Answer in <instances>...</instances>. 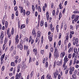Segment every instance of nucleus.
Returning a JSON list of instances; mask_svg holds the SVG:
<instances>
[{"label":"nucleus","mask_w":79,"mask_h":79,"mask_svg":"<svg viewBox=\"0 0 79 79\" xmlns=\"http://www.w3.org/2000/svg\"><path fill=\"white\" fill-rule=\"evenodd\" d=\"M63 68L64 69V70H66V69H67V66L66 65V64H65V65H64V64H63Z\"/></svg>","instance_id":"nucleus-14"},{"label":"nucleus","mask_w":79,"mask_h":79,"mask_svg":"<svg viewBox=\"0 0 79 79\" xmlns=\"http://www.w3.org/2000/svg\"><path fill=\"white\" fill-rule=\"evenodd\" d=\"M70 29L71 30H73V26L72 25L70 26Z\"/></svg>","instance_id":"nucleus-53"},{"label":"nucleus","mask_w":79,"mask_h":79,"mask_svg":"<svg viewBox=\"0 0 79 79\" xmlns=\"http://www.w3.org/2000/svg\"><path fill=\"white\" fill-rule=\"evenodd\" d=\"M64 55H65V52H61L60 54V56L61 58H63L64 57Z\"/></svg>","instance_id":"nucleus-5"},{"label":"nucleus","mask_w":79,"mask_h":79,"mask_svg":"<svg viewBox=\"0 0 79 79\" xmlns=\"http://www.w3.org/2000/svg\"><path fill=\"white\" fill-rule=\"evenodd\" d=\"M77 48H74V53H77Z\"/></svg>","instance_id":"nucleus-46"},{"label":"nucleus","mask_w":79,"mask_h":79,"mask_svg":"<svg viewBox=\"0 0 79 79\" xmlns=\"http://www.w3.org/2000/svg\"><path fill=\"white\" fill-rule=\"evenodd\" d=\"M52 36H53L52 35H50L48 36V39L50 42L52 41Z\"/></svg>","instance_id":"nucleus-12"},{"label":"nucleus","mask_w":79,"mask_h":79,"mask_svg":"<svg viewBox=\"0 0 79 79\" xmlns=\"http://www.w3.org/2000/svg\"><path fill=\"white\" fill-rule=\"evenodd\" d=\"M49 14L48 13V12H47L46 13V18H47V20H49Z\"/></svg>","instance_id":"nucleus-15"},{"label":"nucleus","mask_w":79,"mask_h":79,"mask_svg":"<svg viewBox=\"0 0 79 79\" xmlns=\"http://www.w3.org/2000/svg\"><path fill=\"white\" fill-rule=\"evenodd\" d=\"M14 34V28L13 27H12V29L11 30V34L13 35Z\"/></svg>","instance_id":"nucleus-34"},{"label":"nucleus","mask_w":79,"mask_h":79,"mask_svg":"<svg viewBox=\"0 0 79 79\" xmlns=\"http://www.w3.org/2000/svg\"><path fill=\"white\" fill-rule=\"evenodd\" d=\"M24 27H25V25L24 24L22 25L20 27L21 29H23V28H24Z\"/></svg>","instance_id":"nucleus-29"},{"label":"nucleus","mask_w":79,"mask_h":79,"mask_svg":"<svg viewBox=\"0 0 79 79\" xmlns=\"http://www.w3.org/2000/svg\"><path fill=\"white\" fill-rule=\"evenodd\" d=\"M76 60H77V56H75L74 58V63H76Z\"/></svg>","instance_id":"nucleus-30"},{"label":"nucleus","mask_w":79,"mask_h":79,"mask_svg":"<svg viewBox=\"0 0 79 79\" xmlns=\"http://www.w3.org/2000/svg\"><path fill=\"white\" fill-rule=\"evenodd\" d=\"M32 36H30V39L29 41V43H30V42H31V41H32Z\"/></svg>","instance_id":"nucleus-35"},{"label":"nucleus","mask_w":79,"mask_h":79,"mask_svg":"<svg viewBox=\"0 0 79 79\" xmlns=\"http://www.w3.org/2000/svg\"><path fill=\"white\" fill-rule=\"evenodd\" d=\"M50 29L52 31V32H53L54 31V27L52 28V24H51L50 26Z\"/></svg>","instance_id":"nucleus-13"},{"label":"nucleus","mask_w":79,"mask_h":79,"mask_svg":"<svg viewBox=\"0 0 79 79\" xmlns=\"http://www.w3.org/2000/svg\"><path fill=\"white\" fill-rule=\"evenodd\" d=\"M72 77L73 78V79H75L76 78V75L75 74H73L72 76Z\"/></svg>","instance_id":"nucleus-42"},{"label":"nucleus","mask_w":79,"mask_h":79,"mask_svg":"<svg viewBox=\"0 0 79 79\" xmlns=\"http://www.w3.org/2000/svg\"><path fill=\"white\" fill-rule=\"evenodd\" d=\"M54 77L55 79L56 78V77L58 75V71H56L54 73Z\"/></svg>","instance_id":"nucleus-11"},{"label":"nucleus","mask_w":79,"mask_h":79,"mask_svg":"<svg viewBox=\"0 0 79 79\" xmlns=\"http://www.w3.org/2000/svg\"><path fill=\"white\" fill-rule=\"evenodd\" d=\"M5 44H4L3 46V50H4L5 49Z\"/></svg>","instance_id":"nucleus-49"},{"label":"nucleus","mask_w":79,"mask_h":79,"mask_svg":"<svg viewBox=\"0 0 79 79\" xmlns=\"http://www.w3.org/2000/svg\"><path fill=\"white\" fill-rule=\"evenodd\" d=\"M72 63H73V61L72 60H71L70 62L69 65L71 66V64H72Z\"/></svg>","instance_id":"nucleus-56"},{"label":"nucleus","mask_w":79,"mask_h":79,"mask_svg":"<svg viewBox=\"0 0 79 79\" xmlns=\"http://www.w3.org/2000/svg\"><path fill=\"white\" fill-rule=\"evenodd\" d=\"M13 48H14V46H12L10 48V50L11 51H12L13 49Z\"/></svg>","instance_id":"nucleus-55"},{"label":"nucleus","mask_w":79,"mask_h":79,"mask_svg":"<svg viewBox=\"0 0 79 79\" xmlns=\"http://www.w3.org/2000/svg\"><path fill=\"white\" fill-rule=\"evenodd\" d=\"M21 10V13L23 15H25V14L26 13V11H25V10H23V7H20Z\"/></svg>","instance_id":"nucleus-1"},{"label":"nucleus","mask_w":79,"mask_h":79,"mask_svg":"<svg viewBox=\"0 0 79 79\" xmlns=\"http://www.w3.org/2000/svg\"><path fill=\"white\" fill-rule=\"evenodd\" d=\"M61 41L60 40L59 41L58 43V45L59 46H60V45H61Z\"/></svg>","instance_id":"nucleus-54"},{"label":"nucleus","mask_w":79,"mask_h":79,"mask_svg":"<svg viewBox=\"0 0 79 79\" xmlns=\"http://www.w3.org/2000/svg\"><path fill=\"white\" fill-rule=\"evenodd\" d=\"M45 61H47V59L46 60H45V58H44L43 60V63H45Z\"/></svg>","instance_id":"nucleus-57"},{"label":"nucleus","mask_w":79,"mask_h":79,"mask_svg":"<svg viewBox=\"0 0 79 79\" xmlns=\"http://www.w3.org/2000/svg\"><path fill=\"white\" fill-rule=\"evenodd\" d=\"M27 5L28 6L29 5V2L28 1L27 2Z\"/></svg>","instance_id":"nucleus-63"},{"label":"nucleus","mask_w":79,"mask_h":79,"mask_svg":"<svg viewBox=\"0 0 79 79\" xmlns=\"http://www.w3.org/2000/svg\"><path fill=\"white\" fill-rule=\"evenodd\" d=\"M44 50H41V54H44Z\"/></svg>","instance_id":"nucleus-58"},{"label":"nucleus","mask_w":79,"mask_h":79,"mask_svg":"<svg viewBox=\"0 0 79 79\" xmlns=\"http://www.w3.org/2000/svg\"><path fill=\"white\" fill-rule=\"evenodd\" d=\"M38 11H39L40 12H41V8H40V6H38Z\"/></svg>","instance_id":"nucleus-31"},{"label":"nucleus","mask_w":79,"mask_h":79,"mask_svg":"<svg viewBox=\"0 0 79 79\" xmlns=\"http://www.w3.org/2000/svg\"><path fill=\"white\" fill-rule=\"evenodd\" d=\"M23 44L22 43H20L19 45L18 44L17 45V48H19L20 50H22L23 49Z\"/></svg>","instance_id":"nucleus-4"},{"label":"nucleus","mask_w":79,"mask_h":79,"mask_svg":"<svg viewBox=\"0 0 79 79\" xmlns=\"http://www.w3.org/2000/svg\"><path fill=\"white\" fill-rule=\"evenodd\" d=\"M4 37V35L3 33H2L1 35L0 39H3V37Z\"/></svg>","instance_id":"nucleus-20"},{"label":"nucleus","mask_w":79,"mask_h":79,"mask_svg":"<svg viewBox=\"0 0 79 79\" xmlns=\"http://www.w3.org/2000/svg\"><path fill=\"white\" fill-rule=\"evenodd\" d=\"M54 51V53H59L58 50V49H57V47H55Z\"/></svg>","instance_id":"nucleus-8"},{"label":"nucleus","mask_w":79,"mask_h":79,"mask_svg":"<svg viewBox=\"0 0 79 79\" xmlns=\"http://www.w3.org/2000/svg\"><path fill=\"white\" fill-rule=\"evenodd\" d=\"M75 42L76 44H78V39L76 38L75 39Z\"/></svg>","instance_id":"nucleus-26"},{"label":"nucleus","mask_w":79,"mask_h":79,"mask_svg":"<svg viewBox=\"0 0 79 79\" xmlns=\"http://www.w3.org/2000/svg\"><path fill=\"white\" fill-rule=\"evenodd\" d=\"M32 10L34 11V10H35V8L34 7V5H32Z\"/></svg>","instance_id":"nucleus-52"},{"label":"nucleus","mask_w":79,"mask_h":79,"mask_svg":"<svg viewBox=\"0 0 79 79\" xmlns=\"http://www.w3.org/2000/svg\"><path fill=\"white\" fill-rule=\"evenodd\" d=\"M36 33L35 32V29L34 28L32 31V34L33 35H34L35 34H36Z\"/></svg>","instance_id":"nucleus-17"},{"label":"nucleus","mask_w":79,"mask_h":79,"mask_svg":"<svg viewBox=\"0 0 79 79\" xmlns=\"http://www.w3.org/2000/svg\"><path fill=\"white\" fill-rule=\"evenodd\" d=\"M50 51L51 52H52V53H53V48H50Z\"/></svg>","instance_id":"nucleus-33"},{"label":"nucleus","mask_w":79,"mask_h":79,"mask_svg":"<svg viewBox=\"0 0 79 79\" xmlns=\"http://www.w3.org/2000/svg\"><path fill=\"white\" fill-rule=\"evenodd\" d=\"M62 60H61L60 61L57 62L56 63L57 65H58V66H61V64H62Z\"/></svg>","instance_id":"nucleus-7"},{"label":"nucleus","mask_w":79,"mask_h":79,"mask_svg":"<svg viewBox=\"0 0 79 79\" xmlns=\"http://www.w3.org/2000/svg\"><path fill=\"white\" fill-rule=\"evenodd\" d=\"M73 13L74 14H76V13H79L78 11H73Z\"/></svg>","instance_id":"nucleus-50"},{"label":"nucleus","mask_w":79,"mask_h":79,"mask_svg":"<svg viewBox=\"0 0 79 79\" xmlns=\"http://www.w3.org/2000/svg\"><path fill=\"white\" fill-rule=\"evenodd\" d=\"M39 38L37 37L35 40V43H37L39 40Z\"/></svg>","instance_id":"nucleus-45"},{"label":"nucleus","mask_w":79,"mask_h":79,"mask_svg":"<svg viewBox=\"0 0 79 79\" xmlns=\"http://www.w3.org/2000/svg\"><path fill=\"white\" fill-rule=\"evenodd\" d=\"M28 23H29V19L28 18H27V20H26L27 24H28Z\"/></svg>","instance_id":"nucleus-51"},{"label":"nucleus","mask_w":79,"mask_h":79,"mask_svg":"<svg viewBox=\"0 0 79 79\" xmlns=\"http://www.w3.org/2000/svg\"><path fill=\"white\" fill-rule=\"evenodd\" d=\"M3 39H0V44H3Z\"/></svg>","instance_id":"nucleus-41"},{"label":"nucleus","mask_w":79,"mask_h":79,"mask_svg":"<svg viewBox=\"0 0 79 79\" xmlns=\"http://www.w3.org/2000/svg\"><path fill=\"white\" fill-rule=\"evenodd\" d=\"M45 26L46 27H47L48 26L47 23L46 22H45Z\"/></svg>","instance_id":"nucleus-64"},{"label":"nucleus","mask_w":79,"mask_h":79,"mask_svg":"<svg viewBox=\"0 0 79 79\" xmlns=\"http://www.w3.org/2000/svg\"><path fill=\"white\" fill-rule=\"evenodd\" d=\"M2 23L3 25L5 24V19H4V18L2 19Z\"/></svg>","instance_id":"nucleus-47"},{"label":"nucleus","mask_w":79,"mask_h":79,"mask_svg":"<svg viewBox=\"0 0 79 79\" xmlns=\"http://www.w3.org/2000/svg\"><path fill=\"white\" fill-rule=\"evenodd\" d=\"M11 66H15V62H12L11 63Z\"/></svg>","instance_id":"nucleus-27"},{"label":"nucleus","mask_w":79,"mask_h":79,"mask_svg":"<svg viewBox=\"0 0 79 79\" xmlns=\"http://www.w3.org/2000/svg\"><path fill=\"white\" fill-rule=\"evenodd\" d=\"M54 58H58L59 56V53H54Z\"/></svg>","instance_id":"nucleus-6"},{"label":"nucleus","mask_w":79,"mask_h":79,"mask_svg":"<svg viewBox=\"0 0 79 79\" xmlns=\"http://www.w3.org/2000/svg\"><path fill=\"white\" fill-rule=\"evenodd\" d=\"M64 28L65 31L66 30V28H67V24H65L64 25Z\"/></svg>","instance_id":"nucleus-36"},{"label":"nucleus","mask_w":79,"mask_h":79,"mask_svg":"<svg viewBox=\"0 0 79 79\" xmlns=\"http://www.w3.org/2000/svg\"><path fill=\"white\" fill-rule=\"evenodd\" d=\"M55 15V10H53L52 11L53 16H54Z\"/></svg>","instance_id":"nucleus-44"},{"label":"nucleus","mask_w":79,"mask_h":79,"mask_svg":"<svg viewBox=\"0 0 79 79\" xmlns=\"http://www.w3.org/2000/svg\"><path fill=\"white\" fill-rule=\"evenodd\" d=\"M68 56H66L64 59V65H65V64L68 62Z\"/></svg>","instance_id":"nucleus-2"},{"label":"nucleus","mask_w":79,"mask_h":79,"mask_svg":"<svg viewBox=\"0 0 79 79\" xmlns=\"http://www.w3.org/2000/svg\"><path fill=\"white\" fill-rule=\"evenodd\" d=\"M62 16V14H61V13L60 12L59 15V20H60V19H61V18Z\"/></svg>","instance_id":"nucleus-22"},{"label":"nucleus","mask_w":79,"mask_h":79,"mask_svg":"<svg viewBox=\"0 0 79 79\" xmlns=\"http://www.w3.org/2000/svg\"><path fill=\"white\" fill-rule=\"evenodd\" d=\"M44 42V37L43 36L42 37L41 39V43L42 44H43Z\"/></svg>","instance_id":"nucleus-38"},{"label":"nucleus","mask_w":79,"mask_h":79,"mask_svg":"<svg viewBox=\"0 0 79 79\" xmlns=\"http://www.w3.org/2000/svg\"><path fill=\"white\" fill-rule=\"evenodd\" d=\"M79 16L78 15H75V18L74 19V21L75 22H76L77 21H78L79 19H78V18H79Z\"/></svg>","instance_id":"nucleus-10"},{"label":"nucleus","mask_w":79,"mask_h":79,"mask_svg":"<svg viewBox=\"0 0 79 79\" xmlns=\"http://www.w3.org/2000/svg\"><path fill=\"white\" fill-rule=\"evenodd\" d=\"M5 55V54L4 53L2 55L1 57V60H3L4 57Z\"/></svg>","instance_id":"nucleus-18"},{"label":"nucleus","mask_w":79,"mask_h":79,"mask_svg":"<svg viewBox=\"0 0 79 79\" xmlns=\"http://www.w3.org/2000/svg\"><path fill=\"white\" fill-rule=\"evenodd\" d=\"M51 76L50 74H48L47 75V77H48L47 79H52V78H50Z\"/></svg>","instance_id":"nucleus-24"},{"label":"nucleus","mask_w":79,"mask_h":79,"mask_svg":"<svg viewBox=\"0 0 79 79\" xmlns=\"http://www.w3.org/2000/svg\"><path fill=\"white\" fill-rule=\"evenodd\" d=\"M16 3V2L15 0H14V5H15Z\"/></svg>","instance_id":"nucleus-62"},{"label":"nucleus","mask_w":79,"mask_h":79,"mask_svg":"<svg viewBox=\"0 0 79 79\" xmlns=\"http://www.w3.org/2000/svg\"><path fill=\"white\" fill-rule=\"evenodd\" d=\"M33 52L35 53H35V55H36V54L37 53V49H36V48L34 49H33Z\"/></svg>","instance_id":"nucleus-37"},{"label":"nucleus","mask_w":79,"mask_h":79,"mask_svg":"<svg viewBox=\"0 0 79 79\" xmlns=\"http://www.w3.org/2000/svg\"><path fill=\"white\" fill-rule=\"evenodd\" d=\"M20 66H19V65H18V67H17V72L18 73H19L20 71V69H20Z\"/></svg>","instance_id":"nucleus-19"},{"label":"nucleus","mask_w":79,"mask_h":79,"mask_svg":"<svg viewBox=\"0 0 79 79\" xmlns=\"http://www.w3.org/2000/svg\"><path fill=\"white\" fill-rule=\"evenodd\" d=\"M69 71V68H67L65 71L66 74L68 73Z\"/></svg>","instance_id":"nucleus-43"},{"label":"nucleus","mask_w":79,"mask_h":79,"mask_svg":"<svg viewBox=\"0 0 79 79\" xmlns=\"http://www.w3.org/2000/svg\"><path fill=\"white\" fill-rule=\"evenodd\" d=\"M18 10V7L17 6H16L15 8H14V10L15 11H16Z\"/></svg>","instance_id":"nucleus-59"},{"label":"nucleus","mask_w":79,"mask_h":79,"mask_svg":"<svg viewBox=\"0 0 79 79\" xmlns=\"http://www.w3.org/2000/svg\"><path fill=\"white\" fill-rule=\"evenodd\" d=\"M7 58H8V55H6L5 57V60H6Z\"/></svg>","instance_id":"nucleus-61"},{"label":"nucleus","mask_w":79,"mask_h":79,"mask_svg":"<svg viewBox=\"0 0 79 79\" xmlns=\"http://www.w3.org/2000/svg\"><path fill=\"white\" fill-rule=\"evenodd\" d=\"M52 58V54L51 53V52H50L49 53V58L50 59H51Z\"/></svg>","instance_id":"nucleus-40"},{"label":"nucleus","mask_w":79,"mask_h":79,"mask_svg":"<svg viewBox=\"0 0 79 79\" xmlns=\"http://www.w3.org/2000/svg\"><path fill=\"white\" fill-rule=\"evenodd\" d=\"M21 73H19V75L18 73H17V74L16 76L15 79H20V77H21Z\"/></svg>","instance_id":"nucleus-3"},{"label":"nucleus","mask_w":79,"mask_h":79,"mask_svg":"<svg viewBox=\"0 0 79 79\" xmlns=\"http://www.w3.org/2000/svg\"><path fill=\"white\" fill-rule=\"evenodd\" d=\"M5 25L6 28H7L8 27V22L7 21L5 22Z\"/></svg>","instance_id":"nucleus-25"},{"label":"nucleus","mask_w":79,"mask_h":79,"mask_svg":"<svg viewBox=\"0 0 79 79\" xmlns=\"http://www.w3.org/2000/svg\"><path fill=\"white\" fill-rule=\"evenodd\" d=\"M24 49L25 50H27V49H28V46L27 45H24Z\"/></svg>","instance_id":"nucleus-21"},{"label":"nucleus","mask_w":79,"mask_h":79,"mask_svg":"<svg viewBox=\"0 0 79 79\" xmlns=\"http://www.w3.org/2000/svg\"><path fill=\"white\" fill-rule=\"evenodd\" d=\"M71 56H72V54H69L68 55V58H71Z\"/></svg>","instance_id":"nucleus-28"},{"label":"nucleus","mask_w":79,"mask_h":79,"mask_svg":"<svg viewBox=\"0 0 79 79\" xmlns=\"http://www.w3.org/2000/svg\"><path fill=\"white\" fill-rule=\"evenodd\" d=\"M68 39H69V35H67L66 36V40L64 42V44L66 43V42H68Z\"/></svg>","instance_id":"nucleus-9"},{"label":"nucleus","mask_w":79,"mask_h":79,"mask_svg":"<svg viewBox=\"0 0 79 79\" xmlns=\"http://www.w3.org/2000/svg\"><path fill=\"white\" fill-rule=\"evenodd\" d=\"M37 37H39V38L40 37V31H38L37 32Z\"/></svg>","instance_id":"nucleus-16"},{"label":"nucleus","mask_w":79,"mask_h":79,"mask_svg":"<svg viewBox=\"0 0 79 79\" xmlns=\"http://www.w3.org/2000/svg\"><path fill=\"white\" fill-rule=\"evenodd\" d=\"M1 65H2L3 64V60L1 59Z\"/></svg>","instance_id":"nucleus-48"},{"label":"nucleus","mask_w":79,"mask_h":79,"mask_svg":"<svg viewBox=\"0 0 79 79\" xmlns=\"http://www.w3.org/2000/svg\"><path fill=\"white\" fill-rule=\"evenodd\" d=\"M44 21H41L40 22V26L41 27H42L44 26Z\"/></svg>","instance_id":"nucleus-23"},{"label":"nucleus","mask_w":79,"mask_h":79,"mask_svg":"<svg viewBox=\"0 0 79 79\" xmlns=\"http://www.w3.org/2000/svg\"><path fill=\"white\" fill-rule=\"evenodd\" d=\"M26 14L27 16H28V15H30V11H27L26 13Z\"/></svg>","instance_id":"nucleus-39"},{"label":"nucleus","mask_w":79,"mask_h":79,"mask_svg":"<svg viewBox=\"0 0 79 79\" xmlns=\"http://www.w3.org/2000/svg\"><path fill=\"white\" fill-rule=\"evenodd\" d=\"M6 42H7V39L6 38H5L4 40V44H6Z\"/></svg>","instance_id":"nucleus-60"},{"label":"nucleus","mask_w":79,"mask_h":79,"mask_svg":"<svg viewBox=\"0 0 79 79\" xmlns=\"http://www.w3.org/2000/svg\"><path fill=\"white\" fill-rule=\"evenodd\" d=\"M48 62H47L45 63V67L46 68H48Z\"/></svg>","instance_id":"nucleus-32"}]
</instances>
